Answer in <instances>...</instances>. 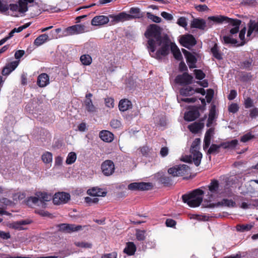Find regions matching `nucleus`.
<instances>
[{
    "label": "nucleus",
    "mask_w": 258,
    "mask_h": 258,
    "mask_svg": "<svg viewBox=\"0 0 258 258\" xmlns=\"http://www.w3.org/2000/svg\"><path fill=\"white\" fill-rule=\"evenodd\" d=\"M258 32V22H255L252 20H250L249 23V28L247 34V37H249L251 36L253 32Z\"/></svg>",
    "instance_id": "nucleus-31"
},
{
    "label": "nucleus",
    "mask_w": 258,
    "mask_h": 258,
    "mask_svg": "<svg viewBox=\"0 0 258 258\" xmlns=\"http://www.w3.org/2000/svg\"><path fill=\"white\" fill-rule=\"evenodd\" d=\"M63 162V158L60 156H58L55 158V166H60L62 165Z\"/></svg>",
    "instance_id": "nucleus-62"
},
{
    "label": "nucleus",
    "mask_w": 258,
    "mask_h": 258,
    "mask_svg": "<svg viewBox=\"0 0 258 258\" xmlns=\"http://www.w3.org/2000/svg\"><path fill=\"white\" fill-rule=\"evenodd\" d=\"M209 191L207 196L209 202L211 203L216 198L224 196L223 191L220 188L219 182L217 180H213L208 186Z\"/></svg>",
    "instance_id": "nucleus-6"
},
{
    "label": "nucleus",
    "mask_w": 258,
    "mask_h": 258,
    "mask_svg": "<svg viewBox=\"0 0 258 258\" xmlns=\"http://www.w3.org/2000/svg\"><path fill=\"white\" fill-rule=\"evenodd\" d=\"M70 199V195L64 192H59L54 195L53 203L55 205L66 204Z\"/></svg>",
    "instance_id": "nucleus-9"
},
{
    "label": "nucleus",
    "mask_w": 258,
    "mask_h": 258,
    "mask_svg": "<svg viewBox=\"0 0 258 258\" xmlns=\"http://www.w3.org/2000/svg\"><path fill=\"white\" fill-rule=\"evenodd\" d=\"M213 22L221 23L226 21L231 26L230 30V35L223 37V40L225 43L236 44L238 43L235 35L239 31V26L241 24V21L237 19H232L223 16H212L208 18Z\"/></svg>",
    "instance_id": "nucleus-2"
},
{
    "label": "nucleus",
    "mask_w": 258,
    "mask_h": 258,
    "mask_svg": "<svg viewBox=\"0 0 258 258\" xmlns=\"http://www.w3.org/2000/svg\"><path fill=\"white\" fill-rule=\"evenodd\" d=\"M253 200L250 201V202L249 203H247L246 202L242 203L240 207L244 209L255 207L253 205Z\"/></svg>",
    "instance_id": "nucleus-57"
},
{
    "label": "nucleus",
    "mask_w": 258,
    "mask_h": 258,
    "mask_svg": "<svg viewBox=\"0 0 258 258\" xmlns=\"http://www.w3.org/2000/svg\"><path fill=\"white\" fill-rule=\"evenodd\" d=\"M177 24L181 27L185 28L187 25L186 18L184 17H180L177 21Z\"/></svg>",
    "instance_id": "nucleus-47"
},
{
    "label": "nucleus",
    "mask_w": 258,
    "mask_h": 258,
    "mask_svg": "<svg viewBox=\"0 0 258 258\" xmlns=\"http://www.w3.org/2000/svg\"><path fill=\"white\" fill-rule=\"evenodd\" d=\"M204 194L202 189H196L188 194L183 195L182 196V200L190 207H197L203 201Z\"/></svg>",
    "instance_id": "nucleus-3"
},
{
    "label": "nucleus",
    "mask_w": 258,
    "mask_h": 258,
    "mask_svg": "<svg viewBox=\"0 0 258 258\" xmlns=\"http://www.w3.org/2000/svg\"><path fill=\"white\" fill-rule=\"evenodd\" d=\"M77 159V155L74 152H71L69 153L67 157L66 163L68 165H71L74 163Z\"/></svg>",
    "instance_id": "nucleus-38"
},
{
    "label": "nucleus",
    "mask_w": 258,
    "mask_h": 258,
    "mask_svg": "<svg viewBox=\"0 0 258 258\" xmlns=\"http://www.w3.org/2000/svg\"><path fill=\"white\" fill-rule=\"evenodd\" d=\"M171 51L174 57V58L177 60H180L182 58V54L177 47V46L175 44H171Z\"/></svg>",
    "instance_id": "nucleus-32"
},
{
    "label": "nucleus",
    "mask_w": 258,
    "mask_h": 258,
    "mask_svg": "<svg viewBox=\"0 0 258 258\" xmlns=\"http://www.w3.org/2000/svg\"><path fill=\"white\" fill-rule=\"evenodd\" d=\"M253 138H254V136L250 133H248L241 137L240 141L242 142L246 143Z\"/></svg>",
    "instance_id": "nucleus-46"
},
{
    "label": "nucleus",
    "mask_w": 258,
    "mask_h": 258,
    "mask_svg": "<svg viewBox=\"0 0 258 258\" xmlns=\"http://www.w3.org/2000/svg\"><path fill=\"white\" fill-rule=\"evenodd\" d=\"M119 109L121 111H125L132 107V102L126 99L121 100L118 104Z\"/></svg>",
    "instance_id": "nucleus-27"
},
{
    "label": "nucleus",
    "mask_w": 258,
    "mask_h": 258,
    "mask_svg": "<svg viewBox=\"0 0 258 258\" xmlns=\"http://www.w3.org/2000/svg\"><path fill=\"white\" fill-rule=\"evenodd\" d=\"M130 12L131 15V19L140 17V10L138 8H132L130 9Z\"/></svg>",
    "instance_id": "nucleus-45"
},
{
    "label": "nucleus",
    "mask_w": 258,
    "mask_h": 258,
    "mask_svg": "<svg viewBox=\"0 0 258 258\" xmlns=\"http://www.w3.org/2000/svg\"><path fill=\"white\" fill-rule=\"evenodd\" d=\"M177 101L179 103H181V102H185L187 103L194 102L196 101L195 98H180L179 96H177Z\"/></svg>",
    "instance_id": "nucleus-54"
},
{
    "label": "nucleus",
    "mask_w": 258,
    "mask_h": 258,
    "mask_svg": "<svg viewBox=\"0 0 258 258\" xmlns=\"http://www.w3.org/2000/svg\"><path fill=\"white\" fill-rule=\"evenodd\" d=\"M246 32V28L244 27L243 29H241V30L240 31L239 34V38L241 41V42L240 43V45H243L245 43V34Z\"/></svg>",
    "instance_id": "nucleus-48"
},
{
    "label": "nucleus",
    "mask_w": 258,
    "mask_h": 258,
    "mask_svg": "<svg viewBox=\"0 0 258 258\" xmlns=\"http://www.w3.org/2000/svg\"><path fill=\"white\" fill-rule=\"evenodd\" d=\"M146 231L137 229L136 232V238L138 240H144L146 238Z\"/></svg>",
    "instance_id": "nucleus-44"
},
{
    "label": "nucleus",
    "mask_w": 258,
    "mask_h": 258,
    "mask_svg": "<svg viewBox=\"0 0 258 258\" xmlns=\"http://www.w3.org/2000/svg\"><path fill=\"white\" fill-rule=\"evenodd\" d=\"M101 169L103 174L106 176L111 175L114 171V165L111 160H106L103 162Z\"/></svg>",
    "instance_id": "nucleus-11"
},
{
    "label": "nucleus",
    "mask_w": 258,
    "mask_h": 258,
    "mask_svg": "<svg viewBox=\"0 0 258 258\" xmlns=\"http://www.w3.org/2000/svg\"><path fill=\"white\" fill-rule=\"evenodd\" d=\"M238 143L237 140H233L230 141L226 142L221 145L224 148H234Z\"/></svg>",
    "instance_id": "nucleus-40"
},
{
    "label": "nucleus",
    "mask_w": 258,
    "mask_h": 258,
    "mask_svg": "<svg viewBox=\"0 0 258 258\" xmlns=\"http://www.w3.org/2000/svg\"><path fill=\"white\" fill-rule=\"evenodd\" d=\"M236 204L232 200L223 199L221 202L217 203L216 204H214L211 203H207V204H205L206 207L213 208L216 205L217 206H223L228 207H234Z\"/></svg>",
    "instance_id": "nucleus-17"
},
{
    "label": "nucleus",
    "mask_w": 258,
    "mask_h": 258,
    "mask_svg": "<svg viewBox=\"0 0 258 258\" xmlns=\"http://www.w3.org/2000/svg\"><path fill=\"white\" fill-rule=\"evenodd\" d=\"M214 134V130L212 128L209 129L206 133L204 141V149L206 150L209 147L211 143V139Z\"/></svg>",
    "instance_id": "nucleus-26"
},
{
    "label": "nucleus",
    "mask_w": 258,
    "mask_h": 258,
    "mask_svg": "<svg viewBox=\"0 0 258 258\" xmlns=\"http://www.w3.org/2000/svg\"><path fill=\"white\" fill-rule=\"evenodd\" d=\"M25 53V51L23 50H17L15 53V57L18 59L22 57Z\"/></svg>",
    "instance_id": "nucleus-63"
},
{
    "label": "nucleus",
    "mask_w": 258,
    "mask_h": 258,
    "mask_svg": "<svg viewBox=\"0 0 258 258\" xmlns=\"http://www.w3.org/2000/svg\"><path fill=\"white\" fill-rule=\"evenodd\" d=\"M216 118V109L214 106H212L209 115L208 119V126H210V124H212L213 121Z\"/></svg>",
    "instance_id": "nucleus-39"
},
{
    "label": "nucleus",
    "mask_w": 258,
    "mask_h": 258,
    "mask_svg": "<svg viewBox=\"0 0 258 258\" xmlns=\"http://www.w3.org/2000/svg\"><path fill=\"white\" fill-rule=\"evenodd\" d=\"M0 202L6 206H12L15 205L13 201H12L6 198L1 199L0 200Z\"/></svg>",
    "instance_id": "nucleus-53"
},
{
    "label": "nucleus",
    "mask_w": 258,
    "mask_h": 258,
    "mask_svg": "<svg viewBox=\"0 0 258 258\" xmlns=\"http://www.w3.org/2000/svg\"><path fill=\"white\" fill-rule=\"evenodd\" d=\"M48 38V36L46 34H42L37 37L34 42V44L38 46L43 44Z\"/></svg>",
    "instance_id": "nucleus-36"
},
{
    "label": "nucleus",
    "mask_w": 258,
    "mask_h": 258,
    "mask_svg": "<svg viewBox=\"0 0 258 258\" xmlns=\"http://www.w3.org/2000/svg\"><path fill=\"white\" fill-rule=\"evenodd\" d=\"M188 166L185 164L175 165L168 169V172L173 177L181 176L187 174Z\"/></svg>",
    "instance_id": "nucleus-8"
},
{
    "label": "nucleus",
    "mask_w": 258,
    "mask_h": 258,
    "mask_svg": "<svg viewBox=\"0 0 258 258\" xmlns=\"http://www.w3.org/2000/svg\"><path fill=\"white\" fill-rule=\"evenodd\" d=\"M105 104L106 107L109 108H112L114 106V99L109 97L105 98Z\"/></svg>",
    "instance_id": "nucleus-49"
},
{
    "label": "nucleus",
    "mask_w": 258,
    "mask_h": 258,
    "mask_svg": "<svg viewBox=\"0 0 258 258\" xmlns=\"http://www.w3.org/2000/svg\"><path fill=\"white\" fill-rule=\"evenodd\" d=\"M239 109L238 105L236 103H232L228 107V110L230 112L235 113Z\"/></svg>",
    "instance_id": "nucleus-55"
},
{
    "label": "nucleus",
    "mask_w": 258,
    "mask_h": 258,
    "mask_svg": "<svg viewBox=\"0 0 258 258\" xmlns=\"http://www.w3.org/2000/svg\"><path fill=\"white\" fill-rule=\"evenodd\" d=\"M200 144V139L199 138L196 139L191 147L190 152L191 155L182 157L181 158V160L189 163L193 161L195 165L198 166L200 164L202 158V154L199 151Z\"/></svg>",
    "instance_id": "nucleus-4"
},
{
    "label": "nucleus",
    "mask_w": 258,
    "mask_h": 258,
    "mask_svg": "<svg viewBox=\"0 0 258 258\" xmlns=\"http://www.w3.org/2000/svg\"><path fill=\"white\" fill-rule=\"evenodd\" d=\"M85 202L88 203L89 205H91V204H96L97 203L99 199L98 198L95 197H86L85 199Z\"/></svg>",
    "instance_id": "nucleus-52"
},
{
    "label": "nucleus",
    "mask_w": 258,
    "mask_h": 258,
    "mask_svg": "<svg viewBox=\"0 0 258 258\" xmlns=\"http://www.w3.org/2000/svg\"><path fill=\"white\" fill-rule=\"evenodd\" d=\"M110 125L112 128H118L121 126V123L119 120L113 119L110 121Z\"/></svg>",
    "instance_id": "nucleus-50"
},
{
    "label": "nucleus",
    "mask_w": 258,
    "mask_h": 258,
    "mask_svg": "<svg viewBox=\"0 0 258 258\" xmlns=\"http://www.w3.org/2000/svg\"><path fill=\"white\" fill-rule=\"evenodd\" d=\"M180 43L184 47L188 49H190L191 47L196 44V41L192 35L188 34L183 35L181 37Z\"/></svg>",
    "instance_id": "nucleus-10"
},
{
    "label": "nucleus",
    "mask_w": 258,
    "mask_h": 258,
    "mask_svg": "<svg viewBox=\"0 0 258 258\" xmlns=\"http://www.w3.org/2000/svg\"><path fill=\"white\" fill-rule=\"evenodd\" d=\"M161 16L163 18H164L165 19H166V20H168V21H171V20H173V17L171 14L168 13L166 12H162L161 13Z\"/></svg>",
    "instance_id": "nucleus-59"
},
{
    "label": "nucleus",
    "mask_w": 258,
    "mask_h": 258,
    "mask_svg": "<svg viewBox=\"0 0 258 258\" xmlns=\"http://www.w3.org/2000/svg\"><path fill=\"white\" fill-rule=\"evenodd\" d=\"M199 116V112L197 109H191L184 114V119L191 121L195 120Z\"/></svg>",
    "instance_id": "nucleus-22"
},
{
    "label": "nucleus",
    "mask_w": 258,
    "mask_h": 258,
    "mask_svg": "<svg viewBox=\"0 0 258 258\" xmlns=\"http://www.w3.org/2000/svg\"><path fill=\"white\" fill-rule=\"evenodd\" d=\"M220 147V146L212 144L208 150V153L209 154H213L217 152L218 149Z\"/></svg>",
    "instance_id": "nucleus-58"
},
{
    "label": "nucleus",
    "mask_w": 258,
    "mask_h": 258,
    "mask_svg": "<svg viewBox=\"0 0 258 258\" xmlns=\"http://www.w3.org/2000/svg\"><path fill=\"white\" fill-rule=\"evenodd\" d=\"M43 162L45 163H51L52 161V154L49 152H46L41 156Z\"/></svg>",
    "instance_id": "nucleus-37"
},
{
    "label": "nucleus",
    "mask_w": 258,
    "mask_h": 258,
    "mask_svg": "<svg viewBox=\"0 0 258 258\" xmlns=\"http://www.w3.org/2000/svg\"><path fill=\"white\" fill-rule=\"evenodd\" d=\"M195 93L193 88L189 86H186L180 90V94L182 96H187L192 95Z\"/></svg>",
    "instance_id": "nucleus-35"
},
{
    "label": "nucleus",
    "mask_w": 258,
    "mask_h": 258,
    "mask_svg": "<svg viewBox=\"0 0 258 258\" xmlns=\"http://www.w3.org/2000/svg\"><path fill=\"white\" fill-rule=\"evenodd\" d=\"M211 52L213 56L217 59H221L222 58V54L219 52L217 44H215L214 46L211 48Z\"/></svg>",
    "instance_id": "nucleus-41"
},
{
    "label": "nucleus",
    "mask_w": 258,
    "mask_h": 258,
    "mask_svg": "<svg viewBox=\"0 0 258 258\" xmlns=\"http://www.w3.org/2000/svg\"><path fill=\"white\" fill-rule=\"evenodd\" d=\"M201 124L197 122H194L188 126V129L192 133H197L201 129Z\"/></svg>",
    "instance_id": "nucleus-42"
},
{
    "label": "nucleus",
    "mask_w": 258,
    "mask_h": 258,
    "mask_svg": "<svg viewBox=\"0 0 258 258\" xmlns=\"http://www.w3.org/2000/svg\"><path fill=\"white\" fill-rule=\"evenodd\" d=\"M50 83L49 77L46 73H42L37 77V84L39 87L43 88Z\"/></svg>",
    "instance_id": "nucleus-18"
},
{
    "label": "nucleus",
    "mask_w": 258,
    "mask_h": 258,
    "mask_svg": "<svg viewBox=\"0 0 258 258\" xmlns=\"http://www.w3.org/2000/svg\"><path fill=\"white\" fill-rule=\"evenodd\" d=\"M87 194L91 197H104L106 195V192L103 191L102 189L93 187L87 190Z\"/></svg>",
    "instance_id": "nucleus-28"
},
{
    "label": "nucleus",
    "mask_w": 258,
    "mask_h": 258,
    "mask_svg": "<svg viewBox=\"0 0 258 258\" xmlns=\"http://www.w3.org/2000/svg\"><path fill=\"white\" fill-rule=\"evenodd\" d=\"M213 94H214V92L212 90L209 89L208 90L207 95L206 96L207 102L208 103H210L211 101V100L213 98Z\"/></svg>",
    "instance_id": "nucleus-60"
},
{
    "label": "nucleus",
    "mask_w": 258,
    "mask_h": 258,
    "mask_svg": "<svg viewBox=\"0 0 258 258\" xmlns=\"http://www.w3.org/2000/svg\"><path fill=\"white\" fill-rule=\"evenodd\" d=\"M148 17L155 23H160L162 20L160 17L150 13H148Z\"/></svg>",
    "instance_id": "nucleus-56"
},
{
    "label": "nucleus",
    "mask_w": 258,
    "mask_h": 258,
    "mask_svg": "<svg viewBox=\"0 0 258 258\" xmlns=\"http://www.w3.org/2000/svg\"><path fill=\"white\" fill-rule=\"evenodd\" d=\"M191 27L198 28L201 30H204L206 27V24L205 20L201 19H194L191 22Z\"/></svg>",
    "instance_id": "nucleus-23"
},
{
    "label": "nucleus",
    "mask_w": 258,
    "mask_h": 258,
    "mask_svg": "<svg viewBox=\"0 0 258 258\" xmlns=\"http://www.w3.org/2000/svg\"><path fill=\"white\" fill-rule=\"evenodd\" d=\"M109 17L113 18V20L116 22L130 20L131 18V15L123 12L120 13L117 15H110Z\"/></svg>",
    "instance_id": "nucleus-24"
},
{
    "label": "nucleus",
    "mask_w": 258,
    "mask_h": 258,
    "mask_svg": "<svg viewBox=\"0 0 258 258\" xmlns=\"http://www.w3.org/2000/svg\"><path fill=\"white\" fill-rule=\"evenodd\" d=\"M80 61L84 66H89L92 62V57L87 54H83L80 56Z\"/></svg>",
    "instance_id": "nucleus-34"
},
{
    "label": "nucleus",
    "mask_w": 258,
    "mask_h": 258,
    "mask_svg": "<svg viewBox=\"0 0 258 258\" xmlns=\"http://www.w3.org/2000/svg\"><path fill=\"white\" fill-rule=\"evenodd\" d=\"M117 253L115 252H112L109 253L104 254L102 256V258H116Z\"/></svg>",
    "instance_id": "nucleus-64"
},
{
    "label": "nucleus",
    "mask_w": 258,
    "mask_h": 258,
    "mask_svg": "<svg viewBox=\"0 0 258 258\" xmlns=\"http://www.w3.org/2000/svg\"><path fill=\"white\" fill-rule=\"evenodd\" d=\"M26 197L24 192H17L13 194L12 198L14 204L18 201L24 199Z\"/></svg>",
    "instance_id": "nucleus-43"
},
{
    "label": "nucleus",
    "mask_w": 258,
    "mask_h": 258,
    "mask_svg": "<svg viewBox=\"0 0 258 258\" xmlns=\"http://www.w3.org/2000/svg\"><path fill=\"white\" fill-rule=\"evenodd\" d=\"M89 30L85 25L77 24L66 28L63 31L64 36L77 35L88 32Z\"/></svg>",
    "instance_id": "nucleus-7"
},
{
    "label": "nucleus",
    "mask_w": 258,
    "mask_h": 258,
    "mask_svg": "<svg viewBox=\"0 0 258 258\" xmlns=\"http://www.w3.org/2000/svg\"><path fill=\"white\" fill-rule=\"evenodd\" d=\"M182 52L184 53L186 59V61L189 68H195L196 67V63L197 59L196 57L189 52L183 49Z\"/></svg>",
    "instance_id": "nucleus-19"
},
{
    "label": "nucleus",
    "mask_w": 258,
    "mask_h": 258,
    "mask_svg": "<svg viewBox=\"0 0 258 258\" xmlns=\"http://www.w3.org/2000/svg\"><path fill=\"white\" fill-rule=\"evenodd\" d=\"M136 250V246L135 244L132 242H128L126 243L123 251L129 255H132L135 253Z\"/></svg>",
    "instance_id": "nucleus-30"
},
{
    "label": "nucleus",
    "mask_w": 258,
    "mask_h": 258,
    "mask_svg": "<svg viewBox=\"0 0 258 258\" xmlns=\"http://www.w3.org/2000/svg\"><path fill=\"white\" fill-rule=\"evenodd\" d=\"M35 195L39 198L40 202L42 205V207H45V204L44 203V202L49 201L51 199V196L46 192L39 191L37 192L35 194Z\"/></svg>",
    "instance_id": "nucleus-25"
},
{
    "label": "nucleus",
    "mask_w": 258,
    "mask_h": 258,
    "mask_svg": "<svg viewBox=\"0 0 258 258\" xmlns=\"http://www.w3.org/2000/svg\"><path fill=\"white\" fill-rule=\"evenodd\" d=\"M76 245L78 247L84 248H90L92 246L91 243L85 242H78L76 243Z\"/></svg>",
    "instance_id": "nucleus-61"
},
{
    "label": "nucleus",
    "mask_w": 258,
    "mask_h": 258,
    "mask_svg": "<svg viewBox=\"0 0 258 258\" xmlns=\"http://www.w3.org/2000/svg\"><path fill=\"white\" fill-rule=\"evenodd\" d=\"M109 21V18L104 15L95 16L91 21L93 26H100L108 23Z\"/></svg>",
    "instance_id": "nucleus-16"
},
{
    "label": "nucleus",
    "mask_w": 258,
    "mask_h": 258,
    "mask_svg": "<svg viewBox=\"0 0 258 258\" xmlns=\"http://www.w3.org/2000/svg\"><path fill=\"white\" fill-rule=\"evenodd\" d=\"M151 187L149 183L146 182H133L128 185V189L132 190H147Z\"/></svg>",
    "instance_id": "nucleus-15"
},
{
    "label": "nucleus",
    "mask_w": 258,
    "mask_h": 258,
    "mask_svg": "<svg viewBox=\"0 0 258 258\" xmlns=\"http://www.w3.org/2000/svg\"><path fill=\"white\" fill-rule=\"evenodd\" d=\"M92 94L89 93L86 95L85 99L84 101V106L87 111L89 112H94L96 111L97 108L95 105L93 104L91 97H92Z\"/></svg>",
    "instance_id": "nucleus-13"
},
{
    "label": "nucleus",
    "mask_w": 258,
    "mask_h": 258,
    "mask_svg": "<svg viewBox=\"0 0 258 258\" xmlns=\"http://www.w3.org/2000/svg\"><path fill=\"white\" fill-rule=\"evenodd\" d=\"M59 230L66 233H71L82 230V226L74 224H61L58 226Z\"/></svg>",
    "instance_id": "nucleus-12"
},
{
    "label": "nucleus",
    "mask_w": 258,
    "mask_h": 258,
    "mask_svg": "<svg viewBox=\"0 0 258 258\" xmlns=\"http://www.w3.org/2000/svg\"><path fill=\"white\" fill-rule=\"evenodd\" d=\"M192 77L187 73L178 75L175 79V83L181 85H187L191 83Z\"/></svg>",
    "instance_id": "nucleus-14"
},
{
    "label": "nucleus",
    "mask_w": 258,
    "mask_h": 258,
    "mask_svg": "<svg viewBox=\"0 0 258 258\" xmlns=\"http://www.w3.org/2000/svg\"><path fill=\"white\" fill-rule=\"evenodd\" d=\"M9 9L13 13V15L17 16V13H24L27 11V4L23 0H20L19 5L11 4L9 6L6 2L0 0V12L5 13Z\"/></svg>",
    "instance_id": "nucleus-5"
},
{
    "label": "nucleus",
    "mask_w": 258,
    "mask_h": 258,
    "mask_svg": "<svg viewBox=\"0 0 258 258\" xmlns=\"http://www.w3.org/2000/svg\"><path fill=\"white\" fill-rule=\"evenodd\" d=\"M161 29L156 24L149 25L145 33L148 41V48L150 55L162 59L169 53L170 41L167 36H161Z\"/></svg>",
    "instance_id": "nucleus-1"
},
{
    "label": "nucleus",
    "mask_w": 258,
    "mask_h": 258,
    "mask_svg": "<svg viewBox=\"0 0 258 258\" xmlns=\"http://www.w3.org/2000/svg\"><path fill=\"white\" fill-rule=\"evenodd\" d=\"M31 223V221L29 220H23L15 222L11 224L10 227L18 230H22L24 225L29 224Z\"/></svg>",
    "instance_id": "nucleus-29"
},
{
    "label": "nucleus",
    "mask_w": 258,
    "mask_h": 258,
    "mask_svg": "<svg viewBox=\"0 0 258 258\" xmlns=\"http://www.w3.org/2000/svg\"><path fill=\"white\" fill-rule=\"evenodd\" d=\"M99 137L104 142L110 143L113 140L114 135L108 131L103 130L100 132Z\"/></svg>",
    "instance_id": "nucleus-21"
},
{
    "label": "nucleus",
    "mask_w": 258,
    "mask_h": 258,
    "mask_svg": "<svg viewBox=\"0 0 258 258\" xmlns=\"http://www.w3.org/2000/svg\"><path fill=\"white\" fill-rule=\"evenodd\" d=\"M196 79L202 80L205 77V74L201 70H195L194 71Z\"/></svg>",
    "instance_id": "nucleus-51"
},
{
    "label": "nucleus",
    "mask_w": 258,
    "mask_h": 258,
    "mask_svg": "<svg viewBox=\"0 0 258 258\" xmlns=\"http://www.w3.org/2000/svg\"><path fill=\"white\" fill-rule=\"evenodd\" d=\"M19 60L13 61L7 64L2 70V74L4 76L9 75L13 72L19 65Z\"/></svg>",
    "instance_id": "nucleus-20"
},
{
    "label": "nucleus",
    "mask_w": 258,
    "mask_h": 258,
    "mask_svg": "<svg viewBox=\"0 0 258 258\" xmlns=\"http://www.w3.org/2000/svg\"><path fill=\"white\" fill-rule=\"evenodd\" d=\"M254 226L252 223L246 224H239L236 226V230L238 231L243 232L249 231Z\"/></svg>",
    "instance_id": "nucleus-33"
}]
</instances>
